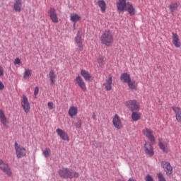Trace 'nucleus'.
I'll return each mask as SVG.
<instances>
[{
  "label": "nucleus",
  "mask_w": 181,
  "mask_h": 181,
  "mask_svg": "<svg viewBox=\"0 0 181 181\" xmlns=\"http://www.w3.org/2000/svg\"><path fill=\"white\" fill-rule=\"evenodd\" d=\"M60 177L62 179H78L80 173L72 169L63 168L58 171Z\"/></svg>",
  "instance_id": "f257e3e1"
},
{
  "label": "nucleus",
  "mask_w": 181,
  "mask_h": 181,
  "mask_svg": "<svg viewBox=\"0 0 181 181\" xmlns=\"http://www.w3.org/2000/svg\"><path fill=\"white\" fill-rule=\"evenodd\" d=\"M100 39L102 45H105V46L110 47V46L114 43V34L112 33V31L106 30L103 32Z\"/></svg>",
  "instance_id": "f03ea898"
},
{
  "label": "nucleus",
  "mask_w": 181,
  "mask_h": 181,
  "mask_svg": "<svg viewBox=\"0 0 181 181\" xmlns=\"http://www.w3.org/2000/svg\"><path fill=\"white\" fill-rule=\"evenodd\" d=\"M14 149L16 151V158H18V159H21V158L26 156V148L19 145L18 142L14 144Z\"/></svg>",
  "instance_id": "7ed1b4c3"
},
{
  "label": "nucleus",
  "mask_w": 181,
  "mask_h": 181,
  "mask_svg": "<svg viewBox=\"0 0 181 181\" xmlns=\"http://www.w3.org/2000/svg\"><path fill=\"white\" fill-rule=\"evenodd\" d=\"M124 105L130 111H138L141 108V105L136 100H127L124 103Z\"/></svg>",
  "instance_id": "20e7f679"
},
{
  "label": "nucleus",
  "mask_w": 181,
  "mask_h": 181,
  "mask_svg": "<svg viewBox=\"0 0 181 181\" xmlns=\"http://www.w3.org/2000/svg\"><path fill=\"white\" fill-rule=\"evenodd\" d=\"M0 170H2V172L6 173L9 177H12V170L11 169V167L6 162L1 159H0Z\"/></svg>",
  "instance_id": "39448f33"
},
{
  "label": "nucleus",
  "mask_w": 181,
  "mask_h": 181,
  "mask_svg": "<svg viewBox=\"0 0 181 181\" xmlns=\"http://www.w3.org/2000/svg\"><path fill=\"white\" fill-rule=\"evenodd\" d=\"M21 105L25 114H29L30 112V103H29L26 95H23L21 101Z\"/></svg>",
  "instance_id": "423d86ee"
},
{
  "label": "nucleus",
  "mask_w": 181,
  "mask_h": 181,
  "mask_svg": "<svg viewBox=\"0 0 181 181\" xmlns=\"http://www.w3.org/2000/svg\"><path fill=\"white\" fill-rule=\"evenodd\" d=\"M74 83L76 86H78V88L82 90L85 93V91H87V85L86 84V82L84 81V79L78 75L74 79Z\"/></svg>",
  "instance_id": "0eeeda50"
},
{
  "label": "nucleus",
  "mask_w": 181,
  "mask_h": 181,
  "mask_svg": "<svg viewBox=\"0 0 181 181\" xmlns=\"http://www.w3.org/2000/svg\"><path fill=\"white\" fill-rule=\"evenodd\" d=\"M142 134L144 136H145L146 138H147V139H148V141H150V142H155L156 139L155 136H153V129H151L149 128H144L142 130Z\"/></svg>",
  "instance_id": "6e6552de"
},
{
  "label": "nucleus",
  "mask_w": 181,
  "mask_h": 181,
  "mask_svg": "<svg viewBox=\"0 0 181 181\" xmlns=\"http://www.w3.org/2000/svg\"><path fill=\"white\" fill-rule=\"evenodd\" d=\"M161 166L164 169L167 176H170L173 173V167H172L170 163L168 161H162Z\"/></svg>",
  "instance_id": "1a4fd4ad"
},
{
  "label": "nucleus",
  "mask_w": 181,
  "mask_h": 181,
  "mask_svg": "<svg viewBox=\"0 0 181 181\" xmlns=\"http://www.w3.org/2000/svg\"><path fill=\"white\" fill-rule=\"evenodd\" d=\"M128 5L127 0H117L116 2V6L117 12L121 13V12H125V9Z\"/></svg>",
  "instance_id": "9d476101"
},
{
  "label": "nucleus",
  "mask_w": 181,
  "mask_h": 181,
  "mask_svg": "<svg viewBox=\"0 0 181 181\" xmlns=\"http://www.w3.org/2000/svg\"><path fill=\"white\" fill-rule=\"evenodd\" d=\"M158 146L163 153H168L169 152V141L160 139L158 141Z\"/></svg>",
  "instance_id": "9b49d317"
},
{
  "label": "nucleus",
  "mask_w": 181,
  "mask_h": 181,
  "mask_svg": "<svg viewBox=\"0 0 181 181\" xmlns=\"http://www.w3.org/2000/svg\"><path fill=\"white\" fill-rule=\"evenodd\" d=\"M112 124L116 128V129H122L123 125L122 122L121 121V118L119 117L118 114H115L112 119Z\"/></svg>",
  "instance_id": "f8f14e48"
},
{
  "label": "nucleus",
  "mask_w": 181,
  "mask_h": 181,
  "mask_svg": "<svg viewBox=\"0 0 181 181\" xmlns=\"http://www.w3.org/2000/svg\"><path fill=\"white\" fill-rule=\"evenodd\" d=\"M83 33H81V30H78L77 33V35L75 37V42L76 43L78 46V52H83V41H81V35Z\"/></svg>",
  "instance_id": "ddd939ff"
},
{
  "label": "nucleus",
  "mask_w": 181,
  "mask_h": 181,
  "mask_svg": "<svg viewBox=\"0 0 181 181\" xmlns=\"http://www.w3.org/2000/svg\"><path fill=\"white\" fill-rule=\"evenodd\" d=\"M48 15L53 23H59V17H57V13H56L54 8H51L48 11Z\"/></svg>",
  "instance_id": "4468645a"
},
{
  "label": "nucleus",
  "mask_w": 181,
  "mask_h": 181,
  "mask_svg": "<svg viewBox=\"0 0 181 181\" xmlns=\"http://www.w3.org/2000/svg\"><path fill=\"white\" fill-rule=\"evenodd\" d=\"M106 91H111L112 90V75L110 74L105 82L103 84Z\"/></svg>",
  "instance_id": "2eb2a0df"
},
{
  "label": "nucleus",
  "mask_w": 181,
  "mask_h": 181,
  "mask_svg": "<svg viewBox=\"0 0 181 181\" xmlns=\"http://www.w3.org/2000/svg\"><path fill=\"white\" fill-rule=\"evenodd\" d=\"M56 133L57 134L58 136L62 139V141H69L70 139L69 138V134L64 130L62 129H57Z\"/></svg>",
  "instance_id": "dca6fc26"
},
{
  "label": "nucleus",
  "mask_w": 181,
  "mask_h": 181,
  "mask_svg": "<svg viewBox=\"0 0 181 181\" xmlns=\"http://www.w3.org/2000/svg\"><path fill=\"white\" fill-rule=\"evenodd\" d=\"M145 153L148 155V156H153V147L149 142H146L144 144Z\"/></svg>",
  "instance_id": "f3484780"
},
{
  "label": "nucleus",
  "mask_w": 181,
  "mask_h": 181,
  "mask_svg": "<svg viewBox=\"0 0 181 181\" xmlns=\"http://www.w3.org/2000/svg\"><path fill=\"white\" fill-rule=\"evenodd\" d=\"M124 11L128 12L130 16H134V15L136 13V9H135V7H134L130 2H127V6H126Z\"/></svg>",
  "instance_id": "a211bd4d"
},
{
  "label": "nucleus",
  "mask_w": 181,
  "mask_h": 181,
  "mask_svg": "<svg viewBox=\"0 0 181 181\" xmlns=\"http://www.w3.org/2000/svg\"><path fill=\"white\" fill-rule=\"evenodd\" d=\"M81 76L86 80V81H93V76L88 72V71L81 69Z\"/></svg>",
  "instance_id": "6ab92c4d"
},
{
  "label": "nucleus",
  "mask_w": 181,
  "mask_h": 181,
  "mask_svg": "<svg viewBox=\"0 0 181 181\" xmlns=\"http://www.w3.org/2000/svg\"><path fill=\"white\" fill-rule=\"evenodd\" d=\"M172 110L174 111L175 114V119L177 122L181 124V109L179 107L173 106L172 107Z\"/></svg>",
  "instance_id": "aec40b11"
},
{
  "label": "nucleus",
  "mask_w": 181,
  "mask_h": 181,
  "mask_svg": "<svg viewBox=\"0 0 181 181\" xmlns=\"http://www.w3.org/2000/svg\"><path fill=\"white\" fill-rule=\"evenodd\" d=\"M172 35H173V37H172L173 44L175 47H177V48L180 47L181 42H180V39L179 38V35H177V33H173Z\"/></svg>",
  "instance_id": "412c9836"
},
{
  "label": "nucleus",
  "mask_w": 181,
  "mask_h": 181,
  "mask_svg": "<svg viewBox=\"0 0 181 181\" xmlns=\"http://www.w3.org/2000/svg\"><path fill=\"white\" fill-rule=\"evenodd\" d=\"M68 114L71 118L76 117L78 114V108L77 106H71L69 109Z\"/></svg>",
  "instance_id": "4be33fe9"
},
{
  "label": "nucleus",
  "mask_w": 181,
  "mask_h": 181,
  "mask_svg": "<svg viewBox=\"0 0 181 181\" xmlns=\"http://www.w3.org/2000/svg\"><path fill=\"white\" fill-rule=\"evenodd\" d=\"M70 21L74 23V28H75L76 23H77V22H80V21H81V16H80L77 13L71 14L70 16Z\"/></svg>",
  "instance_id": "5701e85b"
},
{
  "label": "nucleus",
  "mask_w": 181,
  "mask_h": 181,
  "mask_svg": "<svg viewBox=\"0 0 181 181\" xmlns=\"http://www.w3.org/2000/svg\"><path fill=\"white\" fill-rule=\"evenodd\" d=\"M13 8L16 12L22 11V0H16L13 4Z\"/></svg>",
  "instance_id": "b1692460"
},
{
  "label": "nucleus",
  "mask_w": 181,
  "mask_h": 181,
  "mask_svg": "<svg viewBox=\"0 0 181 181\" xmlns=\"http://www.w3.org/2000/svg\"><path fill=\"white\" fill-rule=\"evenodd\" d=\"M98 5L100 8L102 13H105V11H107V4H105V1L104 0H99Z\"/></svg>",
  "instance_id": "393cba45"
},
{
  "label": "nucleus",
  "mask_w": 181,
  "mask_h": 181,
  "mask_svg": "<svg viewBox=\"0 0 181 181\" xmlns=\"http://www.w3.org/2000/svg\"><path fill=\"white\" fill-rule=\"evenodd\" d=\"M0 121L1 124L4 125V127H6V125H8V119H6L4 110H0Z\"/></svg>",
  "instance_id": "a878e982"
},
{
  "label": "nucleus",
  "mask_w": 181,
  "mask_h": 181,
  "mask_svg": "<svg viewBox=\"0 0 181 181\" xmlns=\"http://www.w3.org/2000/svg\"><path fill=\"white\" fill-rule=\"evenodd\" d=\"M120 79L123 83L128 84L131 80V76L128 73H123L120 76Z\"/></svg>",
  "instance_id": "bb28decb"
},
{
  "label": "nucleus",
  "mask_w": 181,
  "mask_h": 181,
  "mask_svg": "<svg viewBox=\"0 0 181 181\" xmlns=\"http://www.w3.org/2000/svg\"><path fill=\"white\" fill-rule=\"evenodd\" d=\"M168 8L171 13H175V12L177 11V8H179V4L177 2H173L168 6Z\"/></svg>",
  "instance_id": "cd10ccee"
},
{
  "label": "nucleus",
  "mask_w": 181,
  "mask_h": 181,
  "mask_svg": "<svg viewBox=\"0 0 181 181\" xmlns=\"http://www.w3.org/2000/svg\"><path fill=\"white\" fill-rule=\"evenodd\" d=\"M127 84L130 90H134L135 91L138 90V83H136V81L130 80Z\"/></svg>",
  "instance_id": "c85d7f7f"
},
{
  "label": "nucleus",
  "mask_w": 181,
  "mask_h": 181,
  "mask_svg": "<svg viewBox=\"0 0 181 181\" xmlns=\"http://www.w3.org/2000/svg\"><path fill=\"white\" fill-rule=\"evenodd\" d=\"M141 115H142L141 114V112H133L132 113V121H134V122H136V121H139V119H141Z\"/></svg>",
  "instance_id": "c756f323"
},
{
  "label": "nucleus",
  "mask_w": 181,
  "mask_h": 181,
  "mask_svg": "<svg viewBox=\"0 0 181 181\" xmlns=\"http://www.w3.org/2000/svg\"><path fill=\"white\" fill-rule=\"evenodd\" d=\"M49 80L51 81V84H54L56 83V74L54 70H50L49 73Z\"/></svg>",
  "instance_id": "7c9ffc66"
},
{
  "label": "nucleus",
  "mask_w": 181,
  "mask_h": 181,
  "mask_svg": "<svg viewBox=\"0 0 181 181\" xmlns=\"http://www.w3.org/2000/svg\"><path fill=\"white\" fill-rule=\"evenodd\" d=\"M30 77H32V69H25L23 74V78L28 80Z\"/></svg>",
  "instance_id": "2f4dec72"
},
{
  "label": "nucleus",
  "mask_w": 181,
  "mask_h": 181,
  "mask_svg": "<svg viewBox=\"0 0 181 181\" xmlns=\"http://www.w3.org/2000/svg\"><path fill=\"white\" fill-rule=\"evenodd\" d=\"M50 153H52V151L49 148H45V150L42 151V155L45 156V158H49Z\"/></svg>",
  "instance_id": "473e14b6"
},
{
  "label": "nucleus",
  "mask_w": 181,
  "mask_h": 181,
  "mask_svg": "<svg viewBox=\"0 0 181 181\" xmlns=\"http://www.w3.org/2000/svg\"><path fill=\"white\" fill-rule=\"evenodd\" d=\"M100 67H103V66H104V64H105V62L104 61V57H99L98 58V60H97Z\"/></svg>",
  "instance_id": "72a5a7b5"
},
{
  "label": "nucleus",
  "mask_w": 181,
  "mask_h": 181,
  "mask_svg": "<svg viewBox=\"0 0 181 181\" xmlns=\"http://www.w3.org/2000/svg\"><path fill=\"white\" fill-rule=\"evenodd\" d=\"M157 177L158 179V181H166V179H165V176H163V174H162V173H158Z\"/></svg>",
  "instance_id": "f704fd0d"
},
{
  "label": "nucleus",
  "mask_w": 181,
  "mask_h": 181,
  "mask_svg": "<svg viewBox=\"0 0 181 181\" xmlns=\"http://www.w3.org/2000/svg\"><path fill=\"white\" fill-rule=\"evenodd\" d=\"M47 107H48L49 110H54V103H53V102H48Z\"/></svg>",
  "instance_id": "c9c22d12"
},
{
  "label": "nucleus",
  "mask_w": 181,
  "mask_h": 181,
  "mask_svg": "<svg viewBox=\"0 0 181 181\" xmlns=\"http://www.w3.org/2000/svg\"><path fill=\"white\" fill-rule=\"evenodd\" d=\"M76 128H81V119H78L77 122L74 124Z\"/></svg>",
  "instance_id": "e433bc0d"
},
{
  "label": "nucleus",
  "mask_w": 181,
  "mask_h": 181,
  "mask_svg": "<svg viewBox=\"0 0 181 181\" xmlns=\"http://www.w3.org/2000/svg\"><path fill=\"white\" fill-rule=\"evenodd\" d=\"M22 63V62H21V59L19 58H16L15 60H14V64L15 66H16V64H21Z\"/></svg>",
  "instance_id": "4c0bfd02"
},
{
  "label": "nucleus",
  "mask_w": 181,
  "mask_h": 181,
  "mask_svg": "<svg viewBox=\"0 0 181 181\" xmlns=\"http://www.w3.org/2000/svg\"><path fill=\"white\" fill-rule=\"evenodd\" d=\"M146 181H153V177L151 175H147L146 177Z\"/></svg>",
  "instance_id": "58836bf2"
},
{
  "label": "nucleus",
  "mask_w": 181,
  "mask_h": 181,
  "mask_svg": "<svg viewBox=\"0 0 181 181\" xmlns=\"http://www.w3.org/2000/svg\"><path fill=\"white\" fill-rule=\"evenodd\" d=\"M4 67H2L1 65H0V77H4Z\"/></svg>",
  "instance_id": "ea45409f"
},
{
  "label": "nucleus",
  "mask_w": 181,
  "mask_h": 181,
  "mask_svg": "<svg viewBox=\"0 0 181 181\" xmlns=\"http://www.w3.org/2000/svg\"><path fill=\"white\" fill-rule=\"evenodd\" d=\"M39 94V87H35L34 90V95H37Z\"/></svg>",
  "instance_id": "a19ab883"
},
{
  "label": "nucleus",
  "mask_w": 181,
  "mask_h": 181,
  "mask_svg": "<svg viewBox=\"0 0 181 181\" xmlns=\"http://www.w3.org/2000/svg\"><path fill=\"white\" fill-rule=\"evenodd\" d=\"M4 88H5V86L4 85L2 81H0V90H4Z\"/></svg>",
  "instance_id": "79ce46f5"
},
{
  "label": "nucleus",
  "mask_w": 181,
  "mask_h": 181,
  "mask_svg": "<svg viewBox=\"0 0 181 181\" xmlns=\"http://www.w3.org/2000/svg\"><path fill=\"white\" fill-rule=\"evenodd\" d=\"M92 118L94 121H97V115H95V113H93L92 115Z\"/></svg>",
  "instance_id": "37998d69"
},
{
  "label": "nucleus",
  "mask_w": 181,
  "mask_h": 181,
  "mask_svg": "<svg viewBox=\"0 0 181 181\" xmlns=\"http://www.w3.org/2000/svg\"><path fill=\"white\" fill-rule=\"evenodd\" d=\"M128 181H136V180L132 179V178H129V179L128 180Z\"/></svg>",
  "instance_id": "c03bdc74"
}]
</instances>
